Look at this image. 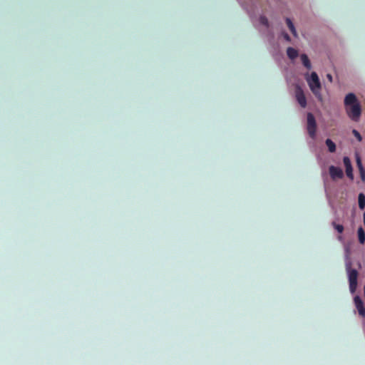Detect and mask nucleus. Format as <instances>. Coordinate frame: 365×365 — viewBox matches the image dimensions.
Returning a JSON list of instances; mask_svg holds the SVG:
<instances>
[{"label":"nucleus","mask_w":365,"mask_h":365,"mask_svg":"<svg viewBox=\"0 0 365 365\" xmlns=\"http://www.w3.org/2000/svg\"><path fill=\"white\" fill-rule=\"evenodd\" d=\"M344 106L349 118L358 122L361 115V107L354 93H349L345 96Z\"/></svg>","instance_id":"obj_1"},{"label":"nucleus","mask_w":365,"mask_h":365,"mask_svg":"<svg viewBox=\"0 0 365 365\" xmlns=\"http://www.w3.org/2000/svg\"><path fill=\"white\" fill-rule=\"evenodd\" d=\"M308 85L316 96H320L321 83L316 72H312L311 75L306 78Z\"/></svg>","instance_id":"obj_2"},{"label":"nucleus","mask_w":365,"mask_h":365,"mask_svg":"<svg viewBox=\"0 0 365 365\" xmlns=\"http://www.w3.org/2000/svg\"><path fill=\"white\" fill-rule=\"evenodd\" d=\"M346 269L349 277L350 292L354 293L357 287L358 272L356 269L351 268V262L346 264Z\"/></svg>","instance_id":"obj_3"},{"label":"nucleus","mask_w":365,"mask_h":365,"mask_svg":"<svg viewBox=\"0 0 365 365\" xmlns=\"http://www.w3.org/2000/svg\"><path fill=\"white\" fill-rule=\"evenodd\" d=\"M307 130L309 135L312 139L316 138L317 133V123L314 115L311 113H307Z\"/></svg>","instance_id":"obj_4"},{"label":"nucleus","mask_w":365,"mask_h":365,"mask_svg":"<svg viewBox=\"0 0 365 365\" xmlns=\"http://www.w3.org/2000/svg\"><path fill=\"white\" fill-rule=\"evenodd\" d=\"M295 96L299 104L302 107L307 106V99L300 86H297L295 89Z\"/></svg>","instance_id":"obj_5"},{"label":"nucleus","mask_w":365,"mask_h":365,"mask_svg":"<svg viewBox=\"0 0 365 365\" xmlns=\"http://www.w3.org/2000/svg\"><path fill=\"white\" fill-rule=\"evenodd\" d=\"M329 172L330 177L333 180L341 179L344 177L343 170L339 167L331 165L329 168Z\"/></svg>","instance_id":"obj_6"},{"label":"nucleus","mask_w":365,"mask_h":365,"mask_svg":"<svg viewBox=\"0 0 365 365\" xmlns=\"http://www.w3.org/2000/svg\"><path fill=\"white\" fill-rule=\"evenodd\" d=\"M343 163L346 168V174L349 178L351 180L354 179V175H353V168L351 165V160L349 157L345 156L343 158Z\"/></svg>","instance_id":"obj_7"},{"label":"nucleus","mask_w":365,"mask_h":365,"mask_svg":"<svg viewBox=\"0 0 365 365\" xmlns=\"http://www.w3.org/2000/svg\"><path fill=\"white\" fill-rule=\"evenodd\" d=\"M356 308L357 309L359 314L361 317H365V308L364 307V302L359 296L354 297V299Z\"/></svg>","instance_id":"obj_8"},{"label":"nucleus","mask_w":365,"mask_h":365,"mask_svg":"<svg viewBox=\"0 0 365 365\" xmlns=\"http://www.w3.org/2000/svg\"><path fill=\"white\" fill-rule=\"evenodd\" d=\"M287 54L290 59L294 60L298 56L299 53L297 50H296L295 48L289 47L287 49Z\"/></svg>","instance_id":"obj_9"},{"label":"nucleus","mask_w":365,"mask_h":365,"mask_svg":"<svg viewBox=\"0 0 365 365\" xmlns=\"http://www.w3.org/2000/svg\"><path fill=\"white\" fill-rule=\"evenodd\" d=\"M357 234L359 243L364 245L365 242V232L363 227H359L358 228Z\"/></svg>","instance_id":"obj_10"},{"label":"nucleus","mask_w":365,"mask_h":365,"mask_svg":"<svg viewBox=\"0 0 365 365\" xmlns=\"http://www.w3.org/2000/svg\"><path fill=\"white\" fill-rule=\"evenodd\" d=\"M325 144L327 146L328 150L330 153H334L336 151V144L331 139H327L325 141Z\"/></svg>","instance_id":"obj_11"},{"label":"nucleus","mask_w":365,"mask_h":365,"mask_svg":"<svg viewBox=\"0 0 365 365\" xmlns=\"http://www.w3.org/2000/svg\"><path fill=\"white\" fill-rule=\"evenodd\" d=\"M301 60H302V62L303 65L307 69H310L311 68L312 66H311L310 61H309L308 56L306 54H302L301 55Z\"/></svg>","instance_id":"obj_12"},{"label":"nucleus","mask_w":365,"mask_h":365,"mask_svg":"<svg viewBox=\"0 0 365 365\" xmlns=\"http://www.w3.org/2000/svg\"><path fill=\"white\" fill-rule=\"evenodd\" d=\"M286 22H287V26L288 28L289 29L290 31L292 32V34L294 36H297V31L294 28V26L292 23V21H291L290 19L289 18H287L286 19Z\"/></svg>","instance_id":"obj_13"},{"label":"nucleus","mask_w":365,"mask_h":365,"mask_svg":"<svg viewBox=\"0 0 365 365\" xmlns=\"http://www.w3.org/2000/svg\"><path fill=\"white\" fill-rule=\"evenodd\" d=\"M359 207L361 210L365 207V195L363 193H360L358 197Z\"/></svg>","instance_id":"obj_14"},{"label":"nucleus","mask_w":365,"mask_h":365,"mask_svg":"<svg viewBox=\"0 0 365 365\" xmlns=\"http://www.w3.org/2000/svg\"><path fill=\"white\" fill-rule=\"evenodd\" d=\"M331 225L340 234L344 230V226L342 225L336 224V222H332Z\"/></svg>","instance_id":"obj_15"},{"label":"nucleus","mask_w":365,"mask_h":365,"mask_svg":"<svg viewBox=\"0 0 365 365\" xmlns=\"http://www.w3.org/2000/svg\"><path fill=\"white\" fill-rule=\"evenodd\" d=\"M259 22L261 24L264 25L266 27H269V21L266 16H261L259 17Z\"/></svg>","instance_id":"obj_16"},{"label":"nucleus","mask_w":365,"mask_h":365,"mask_svg":"<svg viewBox=\"0 0 365 365\" xmlns=\"http://www.w3.org/2000/svg\"><path fill=\"white\" fill-rule=\"evenodd\" d=\"M356 165H357L359 170L364 169V168L363 167L361 158L358 155H356Z\"/></svg>","instance_id":"obj_17"},{"label":"nucleus","mask_w":365,"mask_h":365,"mask_svg":"<svg viewBox=\"0 0 365 365\" xmlns=\"http://www.w3.org/2000/svg\"><path fill=\"white\" fill-rule=\"evenodd\" d=\"M352 133L354 134V135L356 138V139L359 141H361V140H362L361 135V134L356 130L354 129L352 130Z\"/></svg>","instance_id":"obj_18"},{"label":"nucleus","mask_w":365,"mask_h":365,"mask_svg":"<svg viewBox=\"0 0 365 365\" xmlns=\"http://www.w3.org/2000/svg\"><path fill=\"white\" fill-rule=\"evenodd\" d=\"M359 171L360 178H361V180L363 182H365V169L360 170Z\"/></svg>","instance_id":"obj_19"},{"label":"nucleus","mask_w":365,"mask_h":365,"mask_svg":"<svg viewBox=\"0 0 365 365\" xmlns=\"http://www.w3.org/2000/svg\"><path fill=\"white\" fill-rule=\"evenodd\" d=\"M283 36H284V39H285L286 41H291L290 36H289V34H287V33H284V34H283Z\"/></svg>","instance_id":"obj_20"},{"label":"nucleus","mask_w":365,"mask_h":365,"mask_svg":"<svg viewBox=\"0 0 365 365\" xmlns=\"http://www.w3.org/2000/svg\"><path fill=\"white\" fill-rule=\"evenodd\" d=\"M327 78L329 79V81L330 82H331V81H332V76H331V74H327Z\"/></svg>","instance_id":"obj_21"},{"label":"nucleus","mask_w":365,"mask_h":365,"mask_svg":"<svg viewBox=\"0 0 365 365\" xmlns=\"http://www.w3.org/2000/svg\"><path fill=\"white\" fill-rule=\"evenodd\" d=\"M338 239H339V240H342V237H341V236H339V237H338Z\"/></svg>","instance_id":"obj_22"}]
</instances>
